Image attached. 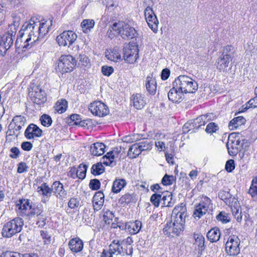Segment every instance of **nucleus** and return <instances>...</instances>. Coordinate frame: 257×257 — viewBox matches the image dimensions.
Here are the masks:
<instances>
[{
  "mask_svg": "<svg viewBox=\"0 0 257 257\" xmlns=\"http://www.w3.org/2000/svg\"><path fill=\"white\" fill-rule=\"evenodd\" d=\"M43 212V207L41 204H32L30 207L27 216L29 218L38 216Z\"/></svg>",
  "mask_w": 257,
  "mask_h": 257,
  "instance_id": "nucleus-29",
  "label": "nucleus"
},
{
  "mask_svg": "<svg viewBox=\"0 0 257 257\" xmlns=\"http://www.w3.org/2000/svg\"><path fill=\"white\" fill-rule=\"evenodd\" d=\"M19 25L20 18H16L15 20H13V23L9 25L8 31L5 35L13 38L15 39L17 29Z\"/></svg>",
  "mask_w": 257,
  "mask_h": 257,
  "instance_id": "nucleus-28",
  "label": "nucleus"
},
{
  "mask_svg": "<svg viewBox=\"0 0 257 257\" xmlns=\"http://www.w3.org/2000/svg\"><path fill=\"white\" fill-rule=\"evenodd\" d=\"M76 64L77 61L71 55H62L59 59L56 71L62 74L70 72L73 70Z\"/></svg>",
  "mask_w": 257,
  "mask_h": 257,
  "instance_id": "nucleus-4",
  "label": "nucleus"
},
{
  "mask_svg": "<svg viewBox=\"0 0 257 257\" xmlns=\"http://www.w3.org/2000/svg\"><path fill=\"white\" fill-rule=\"evenodd\" d=\"M141 137L140 135H133V136H126L122 138V141L123 142L130 143L137 141Z\"/></svg>",
  "mask_w": 257,
  "mask_h": 257,
  "instance_id": "nucleus-63",
  "label": "nucleus"
},
{
  "mask_svg": "<svg viewBox=\"0 0 257 257\" xmlns=\"http://www.w3.org/2000/svg\"><path fill=\"white\" fill-rule=\"evenodd\" d=\"M240 239L234 235L229 237L225 244V250L230 255H236L240 252Z\"/></svg>",
  "mask_w": 257,
  "mask_h": 257,
  "instance_id": "nucleus-8",
  "label": "nucleus"
},
{
  "mask_svg": "<svg viewBox=\"0 0 257 257\" xmlns=\"http://www.w3.org/2000/svg\"><path fill=\"white\" fill-rule=\"evenodd\" d=\"M221 55L227 57L233 58V47L231 45H227L222 48Z\"/></svg>",
  "mask_w": 257,
  "mask_h": 257,
  "instance_id": "nucleus-50",
  "label": "nucleus"
},
{
  "mask_svg": "<svg viewBox=\"0 0 257 257\" xmlns=\"http://www.w3.org/2000/svg\"><path fill=\"white\" fill-rule=\"evenodd\" d=\"M94 24L95 22L93 20H84L81 24L83 32L85 33H88L93 28Z\"/></svg>",
  "mask_w": 257,
  "mask_h": 257,
  "instance_id": "nucleus-44",
  "label": "nucleus"
},
{
  "mask_svg": "<svg viewBox=\"0 0 257 257\" xmlns=\"http://www.w3.org/2000/svg\"><path fill=\"white\" fill-rule=\"evenodd\" d=\"M21 36H24L26 38V42H30L33 40L32 30L30 29L29 22H26L22 26L21 29L19 32Z\"/></svg>",
  "mask_w": 257,
  "mask_h": 257,
  "instance_id": "nucleus-27",
  "label": "nucleus"
},
{
  "mask_svg": "<svg viewBox=\"0 0 257 257\" xmlns=\"http://www.w3.org/2000/svg\"><path fill=\"white\" fill-rule=\"evenodd\" d=\"M131 101L133 102L134 107L138 109L143 108L146 102L144 96L140 93L134 94L132 95Z\"/></svg>",
  "mask_w": 257,
  "mask_h": 257,
  "instance_id": "nucleus-23",
  "label": "nucleus"
},
{
  "mask_svg": "<svg viewBox=\"0 0 257 257\" xmlns=\"http://www.w3.org/2000/svg\"><path fill=\"white\" fill-rule=\"evenodd\" d=\"M105 57L107 59L117 62L121 59V55L116 49H114L110 51H107L105 52Z\"/></svg>",
  "mask_w": 257,
  "mask_h": 257,
  "instance_id": "nucleus-39",
  "label": "nucleus"
},
{
  "mask_svg": "<svg viewBox=\"0 0 257 257\" xmlns=\"http://www.w3.org/2000/svg\"><path fill=\"white\" fill-rule=\"evenodd\" d=\"M41 124L45 126L49 127L50 126L52 123V119L51 117L48 114H43L40 118Z\"/></svg>",
  "mask_w": 257,
  "mask_h": 257,
  "instance_id": "nucleus-52",
  "label": "nucleus"
},
{
  "mask_svg": "<svg viewBox=\"0 0 257 257\" xmlns=\"http://www.w3.org/2000/svg\"><path fill=\"white\" fill-rule=\"evenodd\" d=\"M163 196L161 197V203L164 207H172L175 203L174 200H172V195L170 192L167 191L166 192L162 194Z\"/></svg>",
  "mask_w": 257,
  "mask_h": 257,
  "instance_id": "nucleus-31",
  "label": "nucleus"
},
{
  "mask_svg": "<svg viewBox=\"0 0 257 257\" xmlns=\"http://www.w3.org/2000/svg\"><path fill=\"white\" fill-rule=\"evenodd\" d=\"M245 122V119L243 116H237L234 117L229 122L228 126L230 130H233L244 123Z\"/></svg>",
  "mask_w": 257,
  "mask_h": 257,
  "instance_id": "nucleus-40",
  "label": "nucleus"
},
{
  "mask_svg": "<svg viewBox=\"0 0 257 257\" xmlns=\"http://www.w3.org/2000/svg\"><path fill=\"white\" fill-rule=\"evenodd\" d=\"M37 220L36 221V224H37L39 227H44L46 225V220L47 219L46 216L42 213L37 216Z\"/></svg>",
  "mask_w": 257,
  "mask_h": 257,
  "instance_id": "nucleus-61",
  "label": "nucleus"
},
{
  "mask_svg": "<svg viewBox=\"0 0 257 257\" xmlns=\"http://www.w3.org/2000/svg\"><path fill=\"white\" fill-rule=\"evenodd\" d=\"M137 201L136 195L134 193H126L122 195L119 199V203L121 205L128 204L130 203H135Z\"/></svg>",
  "mask_w": 257,
  "mask_h": 257,
  "instance_id": "nucleus-33",
  "label": "nucleus"
},
{
  "mask_svg": "<svg viewBox=\"0 0 257 257\" xmlns=\"http://www.w3.org/2000/svg\"><path fill=\"white\" fill-rule=\"evenodd\" d=\"M38 25V36L39 39L43 38L49 32L50 25L47 24V22L41 23L37 21Z\"/></svg>",
  "mask_w": 257,
  "mask_h": 257,
  "instance_id": "nucleus-37",
  "label": "nucleus"
},
{
  "mask_svg": "<svg viewBox=\"0 0 257 257\" xmlns=\"http://www.w3.org/2000/svg\"><path fill=\"white\" fill-rule=\"evenodd\" d=\"M145 16L146 21L151 20L157 19L153 9L149 6H148L145 10Z\"/></svg>",
  "mask_w": 257,
  "mask_h": 257,
  "instance_id": "nucleus-51",
  "label": "nucleus"
},
{
  "mask_svg": "<svg viewBox=\"0 0 257 257\" xmlns=\"http://www.w3.org/2000/svg\"><path fill=\"white\" fill-rule=\"evenodd\" d=\"M142 227V222L139 220L126 223L125 229L131 234H136L139 232Z\"/></svg>",
  "mask_w": 257,
  "mask_h": 257,
  "instance_id": "nucleus-26",
  "label": "nucleus"
},
{
  "mask_svg": "<svg viewBox=\"0 0 257 257\" xmlns=\"http://www.w3.org/2000/svg\"><path fill=\"white\" fill-rule=\"evenodd\" d=\"M89 109L95 116L102 117L109 112L108 107L100 101H95L90 103Z\"/></svg>",
  "mask_w": 257,
  "mask_h": 257,
  "instance_id": "nucleus-11",
  "label": "nucleus"
},
{
  "mask_svg": "<svg viewBox=\"0 0 257 257\" xmlns=\"http://www.w3.org/2000/svg\"><path fill=\"white\" fill-rule=\"evenodd\" d=\"M89 186L92 190H97L100 188V182L98 179H91L90 181Z\"/></svg>",
  "mask_w": 257,
  "mask_h": 257,
  "instance_id": "nucleus-62",
  "label": "nucleus"
},
{
  "mask_svg": "<svg viewBox=\"0 0 257 257\" xmlns=\"http://www.w3.org/2000/svg\"><path fill=\"white\" fill-rule=\"evenodd\" d=\"M78 64L86 68H89L90 66V60L85 54H80L78 57Z\"/></svg>",
  "mask_w": 257,
  "mask_h": 257,
  "instance_id": "nucleus-47",
  "label": "nucleus"
},
{
  "mask_svg": "<svg viewBox=\"0 0 257 257\" xmlns=\"http://www.w3.org/2000/svg\"><path fill=\"white\" fill-rule=\"evenodd\" d=\"M112 29L123 39H131L136 37V30L128 24L122 22L112 24Z\"/></svg>",
  "mask_w": 257,
  "mask_h": 257,
  "instance_id": "nucleus-5",
  "label": "nucleus"
},
{
  "mask_svg": "<svg viewBox=\"0 0 257 257\" xmlns=\"http://www.w3.org/2000/svg\"><path fill=\"white\" fill-rule=\"evenodd\" d=\"M102 164H103L106 166H114L115 163L114 162V156L111 153H107L105 155L103 156L101 158Z\"/></svg>",
  "mask_w": 257,
  "mask_h": 257,
  "instance_id": "nucleus-46",
  "label": "nucleus"
},
{
  "mask_svg": "<svg viewBox=\"0 0 257 257\" xmlns=\"http://www.w3.org/2000/svg\"><path fill=\"white\" fill-rule=\"evenodd\" d=\"M248 193L252 197H257V176L253 178Z\"/></svg>",
  "mask_w": 257,
  "mask_h": 257,
  "instance_id": "nucleus-49",
  "label": "nucleus"
},
{
  "mask_svg": "<svg viewBox=\"0 0 257 257\" xmlns=\"http://www.w3.org/2000/svg\"><path fill=\"white\" fill-rule=\"evenodd\" d=\"M26 119L25 117L22 115H17L13 117L12 122L9 125V127H13V124H14V127L15 131H19L22 127L24 126Z\"/></svg>",
  "mask_w": 257,
  "mask_h": 257,
  "instance_id": "nucleus-22",
  "label": "nucleus"
},
{
  "mask_svg": "<svg viewBox=\"0 0 257 257\" xmlns=\"http://www.w3.org/2000/svg\"><path fill=\"white\" fill-rule=\"evenodd\" d=\"M216 219L221 221L223 223H226L230 221V217L227 213L225 212H220L216 216Z\"/></svg>",
  "mask_w": 257,
  "mask_h": 257,
  "instance_id": "nucleus-58",
  "label": "nucleus"
},
{
  "mask_svg": "<svg viewBox=\"0 0 257 257\" xmlns=\"http://www.w3.org/2000/svg\"><path fill=\"white\" fill-rule=\"evenodd\" d=\"M88 166L85 164H80L77 169V178L83 180L86 176Z\"/></svg>",
  "mask_w": 257,
  "mask_h": 257,
  "instance_id": "nucleus-48",
  "label": "nucleus"
},
{
  "mask_svg": "<svg viewBox=\"0 0 257 257\" xmlns=\"http://www.w3.org/2000/svg\"><path fill=\"white\" fill-rule=\"evenodd\" d=\"M70 118L72 122H74V124L84 126L85 122L84 120H81V118L80 115L77 114H73L70 115Z\"/></svg>",
  "mask_w": 257,
  "mask_h": 257,
  "instance_id": "nucleus-56",
  "label": "nucleus"
},
{
  "mask_svg": "<svg viewBox=\"0 0 257 257\" xmlns=\"http://www.w3.org/2000/svg\"><path fill=\"white\" fill-rule=\"evenodd\" d=\"M232 59L231 57H226L221 55L216 61V67L220 71H224Z\"/></svg>",
  "mask_w": 257,
  "mask_h": 257,
  "instance_id": "nucleus-24",
  "label": "nucleus"
},
{
  "mask_svg": "<svg viewBox=\"0 0 257 257\" xmlns=\"http://www.w3.org/2000/svg\"><path fill=\"white\" fill-rule=\"evenodd\" d=\"M114 217V213L112 211L109 210L103 211V220L106 224H110Z\"/></svg>",
  "mask_w": 257,
  "mask_h": 257,
  "instance_id": "nucleus-54",
  "label": "nucleus"
},
{
  "mask_svg": "<svg viewBox=\"0 0 257 257\" xmlns=\"http://www.w3.org/2000/svg\"><path fill=\"white\" fill-rule=\"evenodd\" d=\"M33 91L31 92V96L34 103L41 104L47 100L46 94L39 86L33 88Z\"/></svg>",
  "mask_w": 257,
  "mask_h": 257,
  "instance_id": "nucleus-13",
  "label": "nucleus"
},
{
  "mask_svg": "<svg viewBox=\"0 0 257 257\" xmlns=\"http://www.w3.org/2000/svg\"><path fill=\"white\" fill-rule=\"evenodd\" d=\"M218 197L227 204V201L231 200L232 196L229 191L221 190L218 193Z\"/></svg>",
  "mask_w": 257,
  "mask_h": 257,
  "instance_id": "nucleus-53",
  "label": "nucleus"
},
{
  "mask_svg": "<svg viewBox=\"0 0 257 257\" xmlns=\"http://www.w3.org/2000/svg\"><path fill=\"white\" fill-rule=\"evenodd\" d=\"M218 126L214 122H210L206 126L205 131L208 134H213L218 130Z\"/></svg>",
  "mask_w": 257,
  "mask_h": 257,
  "instance_id": "nucleus-60",
  "label": "nucleus"
},
{
  "mask_svg": "<svg viewBox=\"0 0 257 257\" xmlns=\"http://www.w3.org/2000/svg\"><path fill=\"white\" fill-rule=\"evenodd\" d=\"M175 181V178L173 175L165 174L162 179V183L165 186L172 185Z\"/></svg>",
  "mask_w": 257,
  "mask_h": 257,
  "instance_id": "nucleus-55",
  "label": "nucleus"
},
{
  "mask_svg": "<svg viewBox=\"0 0 257 257\" xmlns=\"http://www.w3.org/2000/svg\"><path fill=\"white\" fill-rule=\"evenodd\" d=\"M142 152L138 144L133 145L129 149L127 156L131 158H135Z\"/></svg>",
  "mask_w": 257,
  "mask_h": 257,
  "instance_id": "nucleus-43",
  "label": "nucleus"
},
{
  "mask_svg": "<svg viewBox=\"0 0 257 257\" xmlns=\"http://www.w3.org/2000/svg\"><path fill=\"white\" fill-rule=\"evenodd\" d=\"M126 185V181L123 179H116L113 183L112 192L114 193H119Z\"/></svg>",
  "mask_w": 257,
  "mask_h": 257,
  "instance_id": "nucleus-35",
  "label": "nucleus"
},
{
  "mask_svg": "<svg viewBox=\"0 0 257 257\" xmlns=\"http://www.w3.org/2000/svg\"><path fill=\"white\" fill-rule=\"evenodd\" d=\"M67 107V101L65 99H62L57 101L54 108L56 112L61 114L66 110Z\"/></svg>",
  "mask_w": 257,
  "mask_h": 257,
  "instance_id": "nucleus-38",
  "label": "nucleus"
},
{
  "mask_svg": "<svg viewBox=\"0 0 257 257\" xmlns=\"http://www.w3.org/2000/svg\"><path fill=\"white\" fill-rule=\"evenodd\" d=\"M30 29L32 30V33H33L32 35L33 42H36L39 40L38 38V25L37 21H35L33 19H31L29 21Z\"/></svg>",
  "mask_w": 257,
  "mask_h": 257,
  "instance_id": "nucleus-42",
  "label": "nucleus"
},
{
  "mask_svg": "<svg viewBox=\"0 0 257 257\" xmlns=\"http://www.w3.org/2000/svg\"><path fill=\"white\" fill-rule=\"evenodd\" d=\"M184 92L178 89L176 86L173 85L168 93L169 99L175 103H179L184 98Z\"/></svg>",
  "mask_w": 257,
  "mask_h": 257,
  "instance_id": "nucleus-17",
  "label": "nucleus"
},
{
  "mask_svg": "<svg viewBox=\"0 0 257 257\" xmlns=\"http://www.w3.org/2000/svg\"><path fill=\"white\" fill-rule=\"evenodd\" d=\"M162 195L159 194L155 193L151 196L150 201L155 207H159L160 203L161 202Z\"/></svg>",
  "mask_w": 257,
  "mask_h": 257,
  "instance_id": "nucleus-57",
  "label": "nucleus"
},
{
  "mask_svg": "<svg viewBox=\"0 0 257 257\" xmlns=\"http://www.w3.org/2000/svg\"><path fill=\"white\" fill-rule=\"evenodd\" d=\"M32 204V202L30 203V200L28 199H21L17 202L16 206L20 210L22 216H27L29 212V211L28 210V209L30 210V207Z\"/></svg>",
  "mask_w": 257,
  "mask_h": 257,
  "instance_id": "nucleus-20",
  "label": "nucleus"
},
{
  "mask_svg": "<svg viewBox=\"0 0 257 257\" xmlns=\"http://www.w3.org/2000/svg\"><path fill=\"white\" fill-rule=\"evenodd\" d=\"M24 37L19 33L15 44L16 49L22 48L23 51H26V49H28L30 46L29 42H26V38H24L25 41L23 42Z\"/></svg>",
  "mask_w": 257,
  "mask_h": 257,
  "instance_id": "nucleus-36",
  "label": "nucleus"
},
{
  "mask_svg": "<svg viewBox=\"0 0 257 257\" xmlns=\"http://www.w3.org/2000/svg\"><path fill=\"white\" fill-rule=\"evenodd\" d=\"M211 202V200L208 197L203 196L200 203L195 205L193 216L195 218H200L207 212Z\"/></svg>",
  "mask_w": 257,
  "mask_h": 257,
  "instance_id": "nucleus-9",
  "label": "nucleus"
},
{
  "mask_svg": "<svg viewBox=\"0 0 257 257\" xmlns=\"http://www.w3.org/2000/svg\"><path fill=\"white\" fill-rule=\"evenodd\" d=\"M194 238L195 239V242L194 244L198 246L199 251H202L204 249V241L205 239L204 236L201 234H194Z\"/></svg>",
  "mask_w": 257,
  "mask_h": 257,
  "instance_id": "nucleus-41",
  "label": "nucleus"
},
{
  "mask_svg": "<svg viewBox=\"0 0 257 257\" xmlns=\"http://www.w3.org/2000/svg\"><path fill=\"white\" fill-rule=\"evenodd\" d=\"M149 27L152 29V30L156 33L158 31V19L155 20H151L147 21Z\"/></svg>",
  "mask_w": 257,
  "mask_h": 257,
  "instance_id": "nucleus-64",
  "label": "nucleus"
},
{
  "mask_svg": "<svg viewBox=\"0 0 257 257\" xmlns=\"http://www.w3.org/2000/svg\"><path fill=\"white\" fill-rule=\"evenodd\" d=\"M77 37V35L72 31H65L57 37L56 40L59 46H69L72 45Z\"/></svg>",
  "mask_w": 257,
  "mask_h": 257,
  "instance_id": "nucleus-10",
  "label": "nucleus"
},
{
  "mask_svg": "<svg viewBox=\"0 0 257 257\" xmlns=\"http://www.w3.org/2000/svg\"><path fill=\"white\" fill-rule=\"evenodd\" d=\"M138 144L142 152L151 150L152 148V144L147 141L141 142Z\"/></svg>",
  "mask_w": 257,
  "mask_h": 257,
  "instance_id": "nucleus-59",
  "label": "nucleus"
},
{
  "mask_svg": "<svg viewBox=\"0 0 257 257\" xmlns=\"http://www.w3.org/2000/svg\"><path fill=\"white\" fill-rule=\"evenodd\" d=\"M127 245L124 240L121 239H114L109 245L110 250L112 251L113 254L117 253V254H128L131 252L132 247L130 245L128 246L130 250V253H128L127 250L125 249L124 247Z\"/></svg>",
  "mask_w": 257,
  "mask_h": 257,
  "instance_id": "nucleus-12",
  "label": "nucleus"
},
{
  "mask_svg": "<svg viewBox=\"0 0 257 257\" xmlns=\"http://www.w3.org/2000/svg\"><path fill=\"white\" fill-rule=\"evenodd\" d=\"M208 116H210V115H202L197 117L193 120V122L192 123V127H196L197 129H198L201 125H204L207 121L211 120L210 117L207 118Z\"/></svg>",
  "mask_w": 257,
  "mask_h": 257,
  "instance_id": "nucleus-32",
  "label": "nucleus"
},
{
  "mask_svg": "<svg viewBox=\"0 0 257 257\" xmlns=\"http://www.w3.org/2000/svg\"><path fill=\"white\" fill-rule=\"evenodd\" d=\"M14 39L9 36L4 35L0 37V54L4 56L7 51L13 45Z\"/></svg>",
  "mask_w": 257,
  "mask_h": 257,
  "instance_id": "nucleus-16",
  "label": "nucleus"
},
{
  "mask_svg": "<svg viewBox=\"0 0 257 257\" xmlns=\"http://www.w3.org/2000/svg\"><path fill=\"white\" fill-rule=\"evenodd\" d=\"M105 146L103 143L96 142L92 144L90 147V152L91 155L99 156L103 154Z\"/></svg>",
  "mask_w": 257,
  "mask_h": 257,
  "instance_id": "nucleus-25",
  "label": "nucleus"
},
{
  "mask_svg": "<svg viewBox=\"0 0 257 257\" xmlns=\"http://www.w3.org/2000/svg\"><path fill=\"white\" fill-rule=\"evenodd\" d=\"M68 245L72 252L77 253L82 250L83 242L79 237H75L70 239Z\"/></svg>",
  "mask_w": 257,
  "mask_h": 257,
  "instance_id": "nucleus-21",
  "label": "nucleus"
},
{
  "mask_svg": "<svg viewBox=\"0 0 257 257\" xmlns=\"http://www.w3.org/2000/svg\"><path fill=\"white\" fill-rule=\"evenodd\" d=\"M173 85L185 93H194L198 89L197 83L187 75H180L175 80Z\"/></svg>",
  "mask_w": 257,
  "mask_h": 257,
  "instance_id": "nucleus-3",
  "label": "nucleus"
},
{
  "mask_svg": "<svg viewBox=\"0 0 257 257\" xmlns=\"http://www.w3.org/2000/svg\"><path fill=\"white\" fill-rule=\"evenodd\" d=\"M24 225L22 218L16 217L6 222L3 226L2 234L4 237L10 238L20 232Z\"/></svg>",
  "mask_w": 257,
  "mask_h": 257,
  "instance_id": "nucleus-2",
  "label": "nucleus"
},
{
  "mask_svg": "<svg viewBox=\"0 0 257 257\" xmlns=\"http://www.w3.org/2000/svg\"><path fill=\"white\" fill-rule=\"evenodd\" d=\"M104 171V167L102 165V163L100 162L93 164L91 168V173L94 176L101 175Z\"/></svg>",
  "mask_w": 257,
  "mask_h": 257,
  "instance_id": "nucleus-45",
  "label": "nucleus"
},
{
  "mask_svg": "<svg viewBox=\"0 0 257 257\" xmlns=\"http://www.w3.org/2000/svg\"><path fill=\"white\" fill-rule=\"evenodd\" d=\"M52 193L59 199L66 198V191L64 189L63 185L59 181H55L51 186Z\"/></svg>",
  "mask_w": 257,
  "mask_h": 257,
  "instance_id": "nucleus-19",
  "label": "nucleus"
},
{
  "mask_svg": "<svg viewBox=\"0 0 257 257\" xmlns=\"http://www.w3.org/2000/svg\"><path fill=\"white\" fill-rule=\"evenodd\" d=\"M221 232L217 227H214L210 229L207 233V237L211 242H214L219 240Z\"/></svg>",
  "mask_w": 257,
  "mask_h": 257,
  "instance_id": "nucleus-34",
  "label": "nucleus"
},
{
  "mask_svg": "<svg viewBox=\"0 0 257 257\" xmlns=\"http://www.w3.org/2000/svg\"><path fill=\"white\" fill-rule=\"evenodd\" d=\"M123 51L124 60L128 63H134L139 57V49L136 45H125Z\"/></svg>",
  "mask_w": 257,
  "mask_h": 257,
  "instance_id": "nucleus-7",
  "label": "nucleus"
},
{
  "mask_svg": "<svg viewBox=\"0 0 257 257\" xmlns=\"http://www.w3.org/2000/svg\"><path fill=\"white\" fill-rule=\"evenodd\" d=\"M146 86L148 92L152 95H154L156 92L157 89V83L155 78L150 76H148L146 78Z\"/></svg>",
  "mask_w": 257,
  "mask_h": 257,
  "instance_id": "nucleus-30",
  "label": "nucleus"
},
{
  "mask_svg": "<svg viewBox=\"0 0 257 257\" xmlns=\"http://www.w3.org/2000/svg\"><path fill=\"white\" fill-rule=\"evenodd\" d=\"M226 204L230 207L232 214L236 220L238 222H241L243 216L241 215L240 205L237 199L233 197L231 198V200L227 201Z\"/></svg>",
  "mask_w": 257,
  "mask_h": 257,
  "instance_id": "nucleus-14",
  "label": "nucleus"
},
{
  "mask_svg": "<svg viewBox=\"0 0 257 257\" xmlns=\"http://www.w3.org/2000/svg\"><path fill=\"white\" fill-rule=\"evenodd\" d=\"M240 134L239 133H232L229 135L226 147L228 154L231 156L236 155L238 151L242 148V143L240 140Z\"/></svg>",
  "mask_w": 257,
  "mask_h": 257,
  "instance_id": "nucleus-6",
  "label": "nucleus"
},
{
  "mask_svg": "<svg viewBox=\"0 0 257 257\" xmlns=\"http://www.w3.org/2000/svg\"><path fill=\"white\" fill-rule=\"evenodd\" d=\"M185 204L181 203L172 211L171 220L164 225L163 233L168 237H175L180 235L184 229L185 219L187 216Z\"/></svg>",
  "mask_w": 257,
  "mask_h": 257,
  "instance_id": "nucleus-1",
  "label": "nucleus"
},
{
  "mask_svg": "<svg viewBox=\"0 0 257 257\" xmlns=\"http://www.w3.org/2000/svg\"><path fill=\"white\" fill-rule=\"evenodd\" d=\"M37 192L43 196L42 202L46 203L52 195V188L50 187L46 183H43L37 189Z\"/></svg>",
  "mask_w": 257,
  "mask_h": 257,
  "instance_id": "nucleus-18",
  "label": "nucleus"
},
{
  "mask_svg": "<svg viewBox=\"0 0 257 257\" xmlns=\"http://www.w3.org/2000/svg\"><path fill=\"white\" fill-rule=\"evenodd\" d=\"M42 135V131L37 125L34 123L30 124L24 133L25 137L28 140L39 138Z\"/></svg>",
  "mask_w": 257,
  "mask_h": 257,
  "instance_id": "nucleus-15",
  "label": "nucleus"
}]
</instances>
